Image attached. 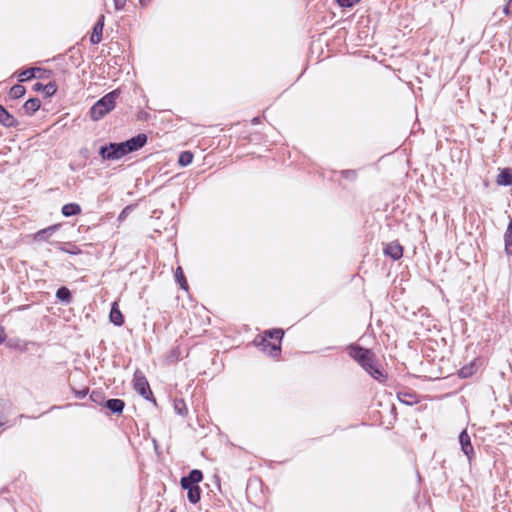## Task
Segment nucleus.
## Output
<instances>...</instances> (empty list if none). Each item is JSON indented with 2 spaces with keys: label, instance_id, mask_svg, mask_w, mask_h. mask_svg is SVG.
Returning a JSON list of instances; mask_svg holds the SVG:
<instances>
[{
  "label": "nucleus",
  "instance_id": "obj_13",
  "mask_svg": "<svg viewBox=\"0 0 512 512\" xmlns=\"http://www.w3.org/2000/svg\"><path fill=\"white\" fill-rule=\"evenodd\" d=\"M257 345L260 346L263 351H266L269 348V355L272 357H277L280 355V343H271L267 338H261L260 342L257 343Z\"/></svg>",
  "mask_w": 512,
  "mask_h": 512
},
{
  "label": "nucleus",
  "instance_id": "obj_18",
  "mask_svg": "<svg viewBox=\"0 0 512 512\" xmlns=\"http://www.w3.org/2000/svg\"><path fill=\"white\" fill-rule=\"evenodd\" d=\"M81 206L77 203H68L62 206L61 212L65 217L76 216L81 213Z\"/></svg>",
  "mask_w": 512,
  "mask_h": 512
},
{
  "label": "nucleus",
  "instance_id": "obj_3",
  "mask_svg": "<svg viewBox=\"0 0 512 512\" xmlns=\"http://www.w3.org/2000/svg\"><path fill=\"white\" fill-rule=\"evenodd\" d=\"M120 95V90L115 89L103 97H101L96 103L90 108L89 114L93 121L101 120L105 115L111 112L116 105V100Z\"/></svg>",
  "mask_w": 512,
  "mask_h": 512
},
{
  "label": "nucleus",
  "instance_id": "obj_25",
  "mask_svg": "<svg viewBox=\"0 0 512 512\" xmlns=\"http://www.w3.org/2000/svg\"><path fill=\"white\" fill-rule=\"evenodd\" d=\"M264 334L265 336L263 338L278 340V342L280 343L281 340L283 339L284 331L280 328H277L266 330Z\"/></svg>",
  "mask_w": 512,
  "mask_h": 512
},
{
  "label": "nucleus",
  "instance_id": "obj_41",
  "mask_svg": "<svg viewBox=\"0 0 512 512\" xmlns=\"http://www.w3.org/2000/svg\"><path fill=\"white\" fill-rule=\"evenodd\" d=\"M124 217H125V210H123V211L121 212V214L119 215V219L121 220V219H123Z\"/></svg>",
  "mask_w": 512,
  "mask_h": 512
},
{
  "label": "nucleus",
  "instance_id": "obj_35",
  "mask_svg": "<svg viewBox=\"0 0 512 512\" xmlns=\"http://www.w3.org/2000/svg\"><path fill=\"white\" fill-rule=\"evenodd\" d=\"M116 10H122L125 7L126 0H113Z\"/></svg>",
  "mask_w": 512,
  "mask_h": 512
},
{
  "label": "nucleus",
  "instance_id": "obj_16",
  "mask_svg": "<svg viewBox=\"0 0 512 512\" xmlns=\"http://www.w3.org/2000/svg\"><path fill=\"white\" fill-rule=\"evenodd\" d=\"M496 183L502 186H510L512 185V169L504 168L500 171L497 176Z\"/></svg>",
  "mask_w": 512,
  "mask_h": 512
},
{
  "label": "nucleus",
  "instance_id": "obj_26",
  "mask_svg": "<svg viewBox=\"0 0 512 512\" xmlns=\"http://www.w3.org/2000/svg\"><path fill=\"white\" fill-rule=\"evenodd\" d=\"M175 412L180 416H185L188 413L186 403L183 399H175L173 402Z\"/></svg>",
  "mask_w": 512,
  "mask_h": 512
},
{
  "label": "nucleus",
  "instance_id": "obj_19",
  "mask_svg": "<svg viewBox=\"0 0 512 512\" xmlns=\"http://www.w3.org/2000/svg\"><path fill=\"white\" fill-rule=\"evenodd\" d=\"M476 373V363L474 361L470 362L467 365H464L458 372V376L460 378L466 379L471 377Z\"/></svg>",
  "mask_w": 512,
  "mask_h": 512
},
{
  "label": "nucleus",
  "instance_id": "obj_42",
  "mask_svg": "<svg viewBox=\"0 0 512 512\" xmlns=\"http://www.w3.org/2000/svg\"><path fill=\"white\" fill-rule=\"evenodd\" d=\"M58 408H60V407H59V406H52V407H51V410H53V409H58Z\"/></svg>",
  "mask_w": 512,
  "mask_h": 512
},
{
  "label": "nucleus",
  "instance_id": "obj_6",
  "mask_svg": "<svg viewBox=\"0 0 512 512\" xmlns=\"http://www.w3.org/2000/svg\"><path fill=\"white\" fill-rule=\"evenodd\" d=\"M105 23V16L101 14L96 23L94 24L92 34L90 36V42L93 45L99 44L102 40L103 28Z\"/></svg>",
  "mask_w": 512,
  "mask_h": 512
},
{
  "label": "nucleus",
  "instance_id": "obj_37",
  "mask_svg": "<svg viewBox=\"0 0 512 512\" xmlns=\"http://www.w3.org/2000/svg\"><path fill=\"white\" fill-rule=\"evenodd\" d=\"M504 235H512V220H510Z\"/></svg>",
  "mask_w": 512,
  "mask_h": 512
},
{
  "label": "nucleus",
  "instance_id": "obj_21",
  "mask_svg": "<svg viewBox=\"0 0 512 512\" xmlns=\"http://www.w3.org/2000/svg\"><path fill=\"white\" fill-rule=\"evenodd\" d=\"M397 398L400 402H402L406 405H413V404L417 403V396L414 393L399 392L397 394Z\"/></svg>",
  "mask_w": 512,
  "mask_h": 512
},
{
  "label": "nucleus",
  "instance_id": "obj_38",
  "mask_svg": "<svg viewBox=\"0 0 512 512\" xmlns=\"http://www.w3.org/2000/svg\"><path fill=\"white\" fill-rule=\"evenodd\" d=\"M251 122H252L253 125L259 124L260 123V117H254Z\"/></svg>",
  "mask_w": 512,
  "mask_h": 512
},
{
  "label": "nucleus",
  "instance_id": "obj_20",
  "mask_svg": "<svg viewBox=\"0 0 512 512\" xmlns=\"http://www.w3.org/2000/svg\"><path fill=\"white\" fill-rule=\"evenodd\" d=\"M40 71H41L40 68H28V69L22 70L18 74V80H19V82H26V81L36 77L35 72H40Z\"/></svg>",
  "mask_w": 512,
  "mask_h": 512
},
{
  "label": "nucleus",
  "instance_id": "obj_15",
  "mask_svg": "<svg viewBox=\"0 0 512 512\" xmlns=\"http://www.w3.org/2000/svg\"><path fill=\"white\" fill-rule=\"evenodd\" d=\"M33 90L36 92L42 91L46 97H51L56 93L57 86L53 82H49L45 85L40 82H37L33 85Z\"/></svg>",
  "mask_w": 512,
  "mask_h": 512
},
{
  "label": "nucleus",
  "instance_id": "obj_28",
  "mask_svg": "<svg viewBox=\"0 0 512 512\" xmlns=\"http://www.w3.org/2000/svg\"><path fill=\"white\" fill-rule=\"evenodd\" d=\"M70 247L66 248L64 243H57V248L65 253L71 254V255H78L81 253V250L79 247L73 244H69Z\"/></svg>",
  "mask_w": 512,
  "mask_h": 512
},
{
  "label": "nucleus",
  "instance_id": "obj_4",
  "mask_svg": "<svg viewBox=\"0 0 512 512\" xmlns=\"http://www.w3.org/2000/svg\"><path fill=\"white\" fill-rule=\"evenodd\" d=\"M133 388L145 400L152 401L154 404H156V399L153 396L150 385L143 372L139 369H137L133 375Z\"/></svg>",
  "mask_w": 512,
  "mask_h": 512
},
{
  "label": "nucleus",
  "instance_id": "obj_14",
  "mask_svg": "<svg viewBox=\"0 0 512 512\" xmlns=\"http://www.w3.org/2000/svg\"><path fill=\"white\" fill-rule=\"evenodd\" d=\"M110 322L115 326H122L124 324V317L119 309L117 302H113L109 314Z\"/></svg>",
  "mask_w": 512,
  "mask_h": 512
},
{
  "label": "nucleus",
  "instance_id": "obj_12",
  "mask_svg": "<svg viewBox=\"0 0 512 512\" xmlns=\"http://www.w3.org/2000/svg\"><path fill=\"white\" fill-rule=\"evenodd\" d=\"M0 124L7 128L17 127L19 124L3 105H0Z\"/></svg>",
  "mask_w": 512,
  "mask_h": 512
},
{
  "label": "nucleus",
  "instance_id": "obj_24",
  "mask_svg": "<svg viewBox=\"0 0 512 512\" xmlns=\"http://www.w3.org/2000/svg\"><path fill=\"white\" fill-rule=\"evenodd\" d=\"M26 93V88L23 85L16 84L10 88L9 96L12 99H19Z\"/></svg>",
  "mask_w": 512,
  "mask_h": 512
},
{
  "label": "nucleus",
  "instance_id": "obj_1",
  "mask_svg": "<svg viewBox=\"0 0 512 512\" xmlns=\"http://www.w3.org/2000/svg\"><path fill=\"white\" fill-rule=\"evenodd\" d=\"M148 137L144 133H139L136 136L123 142H109L99 148V155L102 160L115 161L122 157L140 150L146 143Z\"/></svg>",
  "mask_w": 512,
  "mask_h": 512
},
{
  "label": "nucleus",
  "instance_id": "obj_30",
  "mask_svg": "<svg viewBox=\"0 0 512 512\" xmlns=\"http://www.w3.org/2000/svg\"><path fill=\"white\" fill-rule=\"evenodd\" d=\"M504 250L508 257L512 256V235H504Z\"/></svg>",
  "mask_w": 512,
  "mask_h": 512
},
{
  "label": "nucleus",
  "instance_id": "obj_36",
  "mask_svg": "<svg viewBox=\"0 0 512 512\" xmlns=\"http://www.w3.org/2000/svg\"><path fill=\"white\" fill-rule=\"evenodd\" d=\"M6 338L5 330L2 326H0V345L4 342Z\"/></svg>",
  "mask_w": 512,
  "mask_h": 512
},
{
  "label": "nucleus",
  "instance_id": "obj_31",
  "mask_svg": "<svg viewBox=\"0 0 512 512\" xmlns=\"http://www.w3.org/2000/svg\"><path fill=\"white\" fill-rule=\"evenodd\" d=\"M337 4L340 6V7H343V8H352L354 7L357 3L360 2V0H336Z\"/></svg>",
  "mask_w": 512,
  "mask_h": 512
},
{
  "label": "nucleus",
  "instance_id": "obj_32",
  "mask_svg": "<svg viewBox=\"0 0 512 512\" xmlns=\"http://www.w3.org/2000/svg\"><path fill=\"white\" fill-rule=\"evenodd\" d=\"M73 393H74L76 398L83 399V398H85L88 395L89 389L88 388H84V389H81V390L73 389Z\"/></svg>",
  "mask_w": 512,
  "mask_h": 512
},
{
  "label": "nucleus",
  "instance_id": "obj_10",
  "mask_svg": "<svg viewBox=\"0 0 512 512\" xmlns=\"http://www.w3.org/2000/svg\"><path fill=\"white\" fill-rule=\"evenodd\" d=\"M103 406L107 408L112 414L120 415L125 408V402L122 399L111 398L103 403Z\"/></svg>",
  "mask_w": 512,
  "mask_h": 512
},
{
  "label": "nucleus",
  "instance_id": "obj_8",
  "mask_svg": "<svg viewBox=\"0 0 512 512\" xmlns=\"http://www.w3.org/2000/svg\"><path fill=\"white\" fill-rule=\"evenodd\" d=\"M59 224L51 225L47 228L37 231L33 235V239L36 242H47L49 238L59 229Z\"/></svg>",
  "mask_w": 512,
  "mask_h": 512
},
{
  "label": "nucleus",
  "instance_id": "obj_39",
  "mask_svg": "<svg viewBox=\"0 0 512 512\" xmlns=\"http://www.w3.org/2000/svg\"><path fill=\"white\" fill-rule=\"evenodd\" d=\"M150 2V0H139V3L142 5V6H146L148 5Z\"/></svg>",
  "mask_w": 512,
  "mask_h": 512
},
{
  "label": "nucleus",
  "instance_id": "obj_27",
  "mask_svg": "<svg viewBox=\"0 0 512 512\" xmlns=\"http://www.w3.org/2000/svg\"><path fill=\"white\" fill-rule=\"evenodd\" d=\"M175 280L180 285V287L184 290L188 289V283L186 281V278L184 276L183 270L181 267H178L175 271Z\"/></svg>",
  "mask_w": 512,
  "mask_h": 512
},
{
  "label": "nucleus",
  "instance_id": "obj_17",
  "mask_svg": "<svg viewBox=\"0 0 512 512\" xmlns=\"http://www.w3.org/2000/svg\"><path fill=\"white\" fill-rule=\"evenodd\" d=\"M41 106V101L39 98H30L23 104V110L27 115H33L35 112L39 110Z\"/></svg>",
  "mask_w": 512,
  "mask_h": 512
},
{
  "label": "nucleus",
  "instance_id": "obj_29",
  "mask_svg": "<svg viewBox=\"0 0 512 512\" xmlns=\"http://www.w3.org/2000/svg\"><path fill=\"white\" fill-rule=\"evenodd\" d=\"M339 173L344 179L349 180L351 182L356 181L358 177V172L355 169L341 170Z\"/></svg>",
  "mask_w": 512,
  "mask_h": 512
},
{
  "label": "nucleus",
  "instance_id": "obj_33",
  "mask_svg": "<svg viewBox=\"0 0 512 512\" xmlns=\"http://www.w3.org/2000/svg\"><path fill=\"white\" fill-rule=\"evenodd\" d=\"M103 398L104 397L102 392L92 391V393L90 394V399L95 403H100L101 400H103Z\"/></svg>",
  "mask_w": 512,
  "mask_h": 512
},
{
  "label": "nucleus",
  "instance_id": "obj_7",
  "mask_svg": "<svg viewBox=\"0 0 512 512\" xmlns=\"http://www.w3.org/2000/svg\"><path fill=\"white\" fill-rule=\"evenodd\" d=\"M203 480V473L199 469H192L187 475L180 480V485H199Z\"/></svg>",
  "mask_w": 512,
  "mask_h": 512
},
{
  "label": "nucleus",
  "instance_id": "obj_22",
  "mask_svg": "<svg viewBox=\"0 0 512 512\" xmlns=\"http://www.w3.org/2000/svg\"><path fill=\"white\" fill-rule=\"evenodd\" d=\"M56 298L62 302L69 303L72 299V295L67 287L62 286L57 289Z\"/></svg>",
  "mask_w": 512,
  "mask_h": 512
},
{
  "label": "nucleus",
  "instance_id": "obj_45",
  "mask_svg": "<svg viewBox=\"0 0 512 512\" xmlns=\"http://www.w3.org/2000/svg\"><path fill=\"white\" fill-rule=\"evenodd\" d=\"M510 220H512V218Z\"/></svg>",
  "mask_w": 512,
  "mask_h": 512
},
{
  "label": "nucleus",
  "instance_id": "obj_23",
  "mask_svg": "<svg viewBox=\"0 0 512 512\" xmlns=\"http://www.w3.org/2000/svg\"><path fill=\"white\" fill-rule=\"evenodd\" d=\"M193 153L190 152V151H182L180 154H179V157H178V164L181 166V167H186L188 165H190L193 161Z\"/></svg>",
  "mask_w": 512,
  "mask_h": 512
},
{
  "label": "nucleus",
  "instance_id": "obj_40",
  "mask_svg": "<svg viewBox=\"0 0 512 512\" xmlns=\"http://www.w3.org/2000/svg\"><path fill=\"white\" fill-rule=\"evenodd\" d=\"M80 153H81L83 156H85V157H86V156H87V154H88V149H87V148H83V149H81V150H80Z\"/></svg>",
  "mask_w": 512,
  "mask_h": 512
},
{
  "label": "nucleus",
  "instance_id": "obj_11",
  "mask_svg": "<svg viewBox=\"0 0 512 512\" xmlns=\"http://www.w3.org/2000/svg\"><path fill=\"white\" fill-rule=\"evenodd\" d=\"M384 254L393 260H399L403 256V247L396 242H391L384 248Z\"/></svg>",
  "mask_w": 512,
  "mask_h": 512
},
{
  "label": "nucleus",
  "instance_id": "obj_9",
  "mask_svg": "<svg viewBox=\"0 0 512 512\" xmlns=\"http://www.w3.org/2000/svg\"><path fill=\"white\" fill-rule=\"evenodd\" d=\"M187 491V499L191 504H197L201 500L202 490L199 485H181Z\"/></svg>",
  "mask_w": 512,
  "mask_h": 512
},
{
  "label": "nucleus",
  "instance_id": "obj_34",
  "mask_svg": "<svg viewBox=\"0 0 512 512\" xmlns=\"http://www.w3.org/2000/svg\"><path fill=\"white\" fill-rule=\"evenodd\" d=\"M503 13L506 16H510L512 14V0H508L507 3L504 5Z\"/></svg>",
  "mask_w": 512,
  "mask_h": 512
},
{
  "label": "nucleus",
  "instance_id": "obj_43",
  "mask_svg": "<svg viewBox=\"0 0 512 512\" xmlns=\"http://www.w3.org/2000/svg\"><path fill=\"white\" fill-rule=\"evenodd\" d=\"M170 512H176L175 510H170Z\"/></svg>",
  "mask_w": 512,
  "mask_h": 512
},
{
  "label": "nucleus",
  "instance_id": "obj_44",
  "mask_svg": "<svg viewBox=\"0 0 512 512\" xmlns=\"http://www.w3.org/2000/svg\"><path fill=\"white\" fill-rule=\"evenodd\" d=\"M2 425H3V423H0V426H2Z\"/></svg>",
  "mask_w": 512,
  "mask_h": 512
},
{
  "label": "nucleus",
  "instance_id": "obj_2",
  "mask_svg": "<svg viewBox=\"0 0 512 512\" xmlns=\"http://www.w3.org/2000/svg\"><path fill=\"white\" fill-rule=\"evenodd\" d=\"M348 354L354 359L372 378L379 382H385L387 374L384 373L380 365L375 360L374 353L367 348L357 344L348 346Z\"/></svg>",
  "mask_w": 512,
  "mask_h": 512
},
{
  "label": "nucleus",
  "instance_id": "obj_5",
  "mask_svg": "<svg viewBox=\"0 0 512 512\" xmlns=\"http://www.w3.org/2000/svg\"><path fill=\"white\" fill-rule=\"evenodd\" d=\"M459 443L464 455L468 458L469 462L474 458L475 452L471 443V438L466 430H462L459 434Z\"/></svg>",
  "mask_w": 512,
  "mask_h": 512
}]
</instances>
